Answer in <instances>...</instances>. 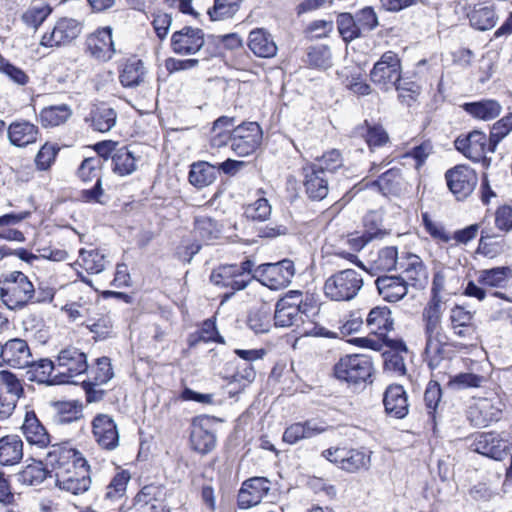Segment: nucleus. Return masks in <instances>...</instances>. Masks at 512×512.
<instances>
[{"instance_id": "7", "label": "nucleus", "mask_w": 512, "mask_h": 512, "mask_svg": "<svg viewBox=\"0 0 512 512\" xmlns=\"http://www.w3.org/2000/svg\"><path fill=\"white\" fill-rule=\"evenodd\" d=\"M56 367V377L52 382H73V378L85 374L88 370L86 354L76 347L65 348L57 356Z\"/></svg>"}, {"instance_id": "10", "label": "nucleus", "mask_w": 512, "mask_h": 512, "mask_svg": "<svg viewBox=\"0 0 512 512\" xmlns=\"http://www.w3.org/2000/svg\"><path fill=\"white\" fill-rule=\"evenodd\" d=\"M323 455L328 461L350 473L367 470L371 462V452L365 449L337 447L326 450Z\"/></svg>"}, {"instance_id": "49", "label": "nucleus", "mask_w": 512, "mask_h": 512, "mask_svg": "<svg viewBox=\"0 0 512 512\" xmlns=\"http://www.w3.org/2000/svg\"><path fill=\"white\" fill-rule=\"evenodd\" d=\"M511 276L510 267H495L480 271L478 281L484 286L501 288L507 284Z\"/></svg>"}, {"instance_id": "33", "label": "nucleus", "mask_w": 512, "mask_h": 512, "mask_svg": "<svg viewBox=\"0 0 512 512\" xmlns=\"http://www.w3.org/2000/svg\"><path fill=\"white\" fill-rule=\"evenodd\" d=\"M467 17L472 27L485 31L493 28L497 22V15L492 5L479 2L469 9Z\"/></svg>"}, {"instance_id": "43", "label": "nucleus", "mask_w": 512, "mask_h": 512, "mask_svg": "<svg viewBox=\"0 0 512 512\" xmlns=\"http://www.w3.org/2000/svg\"><path fill=\"white\" fill-rule=\"evenodd\" d=\"M464 110L473 117L481 120H491L501 113V105L492 99L482 100L478 102L465 103Z\"/></svg>"}, {"instance_id": "2", "label": "nucleus", "mask_w": 512, "mask_h": 512, "mask_svg": "<svg viewBox=\"0 0 512 512\" xmlns=\"http://www.w3.org/2000/svg\"><path fill=\"white\" fill-rule=\"evenodd\" d=\"M319 311V304L308 301V299L303 301L299 291H290L277 301L274 323L277 327H290L301 315L304 325L303 335L318 337L320 336V327L317 321Z\"/></svg>"}, {"instance_id": "22", "label": "nucleus", "mask_w": 512, "mask_h": 512, "mask_svg": "<svg viewBox=\"0 0 512 512\" xmlns=\"http://www.w3.org/2000/svg\"><path fill=\"white\" fill-rule=\"evenodd\" d=\"M488 141L489 139L485 133L474 130L466 136H459L455 140V147L466 158L479 162L485 158L488 150Z\"/></svg>"}, {"instance_id": "61", "label": "nucleus", "mask_w": 512, "mask_h": 512, "mask_svg": "<svg viewBox=\"0 0 512 512\" xmlns=\"http://www.w3.org/2000/svg\"><path fill=\"white\" fill-rule=\"evenodd\" d=\"M304 172V186L306 193L313 200H320V179L318 177V169L315 165H310L303 168Z\"/></svg>"}, {"instance_id": "4", "label": "nucleus", "mask_w": 512, "mask_h": 512, "mask_svg": "<svg viewBox=\"0 0 512 512\" xmlns=\"http://www.w3.org/2000/svg\"><path fill=\"white\" fill-rule=\"evenodd\" d=\"M0 297L9 309H22L33 301L35 288L24 273L12 271L1 281Z\"/></svg>"}, {"instance_id": "12", "label": "nucleus", "mask_w": 512, "mask_h": 512, "mask_svg": "<svg viewBox=\"0 0 512 512\" xmlns=\"http://www.w3.org/2000/svg\"><path fill=\"white\" fill-rule=\"evenodd\" d=\"M447 186L458 200L467 198L476 187V172L467 165H457L445 173Z\"/></svg>"}, {"instance_id": "15", "label": "nucleus", "mask_w": 512, "mask_h": 512, "mask_svg": "<svg viewBox=\"0 0 512 512\" xmlns=\"http://www.w3.org/2000/svg\"><path fill=\"white\" fill-rule=\"evenodd\" d=\"M81 23L72 18H61L50 32L42 36L41 44L46 47L67 45L81 33Z\"/></svg>"}, {"instance_id": "6", "label": "nucleus", "mask_w": 512, "mask_h": 512, "mask_svg": "<svg viewBox=\"0 0 512 512\" xmlns=\"http://www.w3.org/2000/svg\"><path fill=\"white\" fill-rule=\"evenodd\" d=\"M373 363L369 356L364 354L346 355L333 367V376L349 384L365 382L372 374Z\"/></svg>"}, {"instance_id": "38", "label": "nucleus", "mask_w": 512, "mask_h": 512, "mask_svg": "<svg viewBox=\"0 0 512 512\" xmlns=\"http://www.w3.org/2000/svg\"><path fill=\"white\" fill-rule=\"evenodd\" d=\"M23 457V442L17 435H7L0 439V464L14 465Z\"/></svg>"}, {"instance_id": "42", "label": "nucleus", "mask_w": 512, "mask_h": 512, "mask_svg": "<svg viewBox=\"0 0 512 512\" xmlns=\"http://www.w3.org/2000/svg\"><path fill=\"white\" fill-rule=\"evenodd\" d=\"M403 178L399 169H389L376 181L371 182L383 195H398L402 190Z\"/></svg>"}, {"instance_id": "62", "label": "nucleus", "mask_w": 512, "mask_h": 512, "mask_svg": "<svg viewBox=\"0 0 512 512\" xmlns=\"http://www.w3.org/2000/svg\"><path fill=\"white\" fill-rule=\"evenodd\" d=\"M271 205L266 198H259L245 208L247 218L257 221H265L271 215Z\"/></svg>"}, {"instance_id": "34", "label": "nucleus", "mask_w": 512, "mask_h": 512, "mask_svg": "<svg viewBox=\"0 0 512 512\" xmlns=\"http://www.w3.org/2000/svg\"><path fill=\"white\" fill-rule=\"evenodd\" d=\"M21 429L30 444L45 447L49 443V435L34 411H26Z\"/></svg>"}, {"instance_id": "54", "label": "nucleus", "mask_w": 512, "mask_h": 512, "mask_svg": "<svg viewBox=\"0 0 512 512\" xmlns=\"http://www.w3.org/2000/svg\"><path fill=\"white\" fill-rule=\"evenodd\" d=\"M47 471L41 462L27 465L17 475L18 481L26 485H38L47 477Z\"/></svg>"}, {"instance_id": "37", "label": "nucleus", "mask_w": 512, "mask_h": 512, "mask_svg": "<svg viewBox=\"0 0 512 512\" xmlns=\"http://www.w3.org/2000/svg\"><path fill=\"white\" fill-rule=\"evenodd\" d=\"M320 432L319 422L315 419L307 420L303 423L298 422L291 424L283 433V441L290 445L297 442L312 438Z\"/></svg>"}, {"instance_id": "45", "label": "nucleus", "mask_w": 512, "mask_h": 512, "mask_svg": "<svg viewBox=\"0 0 512 512\" xmlns=\"http://www.w3.org/2000/svg\"><path fill=\"white\" fill-rule=\"evenodd\" d=\"M216 179V166L201 161L193 163L189 172V182L198 188L210 185Z\"/></svg>"}, {"instance_id": "27", "label": "nucleus", "mask_w": 512, "mask_h": 512, "mask_svg": "<svg viewBox=\"0 0 512 512\" xmlns=\"http://www.w3.org/2000/svg\"><path fill=\"white\" fill-rule=\"evenodd\" d=\"M383 403L386 413L391 417L402 419L408 414V397L401 385H390L387 387Z\"/></svg>"}, {"instance_id": "40", "label": "nucleus", "mask_w": 512, "mask_h": 512, "mask_svg": "<svg viewBox=\"0 0 512 512\" xmlns=\"http://www.w3.org/2000/svg\"><path fill=\"white\" fill-rule=\"evenodd\" d=\"M222 225L209 216H197L194 220V234L200 241L210 244L219 239Z\"/></svg>"}, {"instance_id": "64", "label": "nucleus", "mask_w": 512, "mask_h": 512, "mask_svg": "<svg viewBox=\"0 0 512 512\" xmlns=\"http://www.w3.org/2000/svg\"><path fill=\"white\" fill-rule=\"evenodd\" d=\"M86 327L95 334L98 339H105L112 333V320L109 316H101L97 320H88Z\"/></svg>"}, {"instance_id": "5", "label": "nucleus", "mask_w": 512, "mask_h": 512, "mask_svg": "<svg viewBox=\"0 0 512 512\" xmlns=\"http://www.w3.org/2000/svg\"><path fill=\"white\" fill-rule=\"evenodd\" d=\"M363 286V278L354 269L338 271L325 280L323 290L327 298L333 301L354 299Z\"/></svg>"}, {"instance_id": "11", "label": "nucleus", "mask_w": 512, "mask_h": 512, "mask_svg": "<svg viewBox=\"0 0 512 512\" xmlns=\"http://www.w3.org/2000/svg\"><path fill=\"white\" fill-rule=\"evenodd\" d=\"M262 140V131L256 122L243 123L232 129L231 149L240 157L256 151Z\"/></svg>"}, {"instance_id": "8", "label": "nucleus", "mask_w": 512, "mask_h": 512, "mask_svg": "<svg viewBox=\"0 0 512 512\" xmlns=\"http://www.w3.org/2000/svg\"><path fill=\"white\" fill-rule=\"evenodd\" d=\"M294 274V263L289 259L277 263L261 264L254 270L255 279L272 290L286 288L291 283Z\"/></svg>"}, {"instance_id": "3", "label": "nucleus", "mask_w": 512, "mask_h": 512, "mask_svg": "<svg viewBox=\"0 0 512 512\" xmlns=\"http://www.w3.org/2000/svg\"><path fill=\"white\" fill-rule=\"evenodd\" d=\"M442 300L434 294L422 311L425 336V356L430 368L439 366L445 357L447 336L442 327Z\"/></svg>"}, {"instance_id": "9", "label": "nucleus", "mask_w": 512, "mask_h": 512, "mask_svg": "<svg viewBox=\"0 0 512 512\" xmlns=\"http://www.w3.org/2000/svg\"><path fill=\"white\" fill-rule=\"evenodd\" d=\"M401 61L393 51L385 52L370 71L371 81L381 89L388 91L401 83Z\"/></svg>"}, {"instance_id": "44", "label": "nucleus", "mask_w": 512, "mask_h": 512, "mask_svg": "<svg viewBox=\"0 0 512 512\" xmlns=\"http://www.w3.org/2000/svg\"><path fill=\"white\" fill-rule=\"evenodd\" d=\"M165 489L157 485L144 486L135 497L134 506L138 512H147L149 505L165 500Z\"/></svg>"}, {"instance_id": "16", "label": "nucleus", "mask_w": 512, "mask_h": 512, "mask_svg": "<svg viewBox=\"0 0 512 512\" xmlns=\"http://www.w3.org/2000/svg\"><path fill=\"white\" fill-rule=\"evenodd\" d=\"M510 442L494 432L479 433L474 437L470 447L474 452L502 460L510 449Z\"/></svg>"}, {"instance_id": "17", "label": "nucleus", "mask_w": 512, "mask_h": 512, "mask_svg": "<svg viewBox=\"0 0 512 512\" xmlns=\"http://www.w3.org/2000/svg\"><path fill=\"white\" fill-rule=\"evenodd\" d=\"M212 427L213 422L207 416H200L193 420L190 434L193 450L200 454H207L214 449L216 436Z\"/></svg>"}, {"instance_id": "63", "label": "nucleus", "mask_w": 512, "mask_h": 512, "mask_svg": "<svg viewBox=\"0 0 512 512\" xmlns=\"http://www.w3.org/2000/svg\"><path fill=\"white\" fill-rule=\"evenodd\" d=\"M51 13L47 5H33L23 14V21L32 27H38Z\"/></svg>"}, {"instance_id": "55", "label": "nucleus", "mask_w": 512, "mask_h": 512, "mask_svg": "<svg viewBox=\"0 0 512 512\" xmlns=\"http://www.w3.org/2000/svg\"><path fill=\"white\" fill-rule=\"evenodd\" d=\"M80 260L83 268L91 274H98L105 268V256L97 250H80Z\"/></svg>"}, {"instance_id": "23", "label": "nucleus", "mask_w": 512, "mask_h": 512, "mask_svg": "<svg viewBox=\"0 0 512 512\" xmlns=\"http://www.w3.org/2000/svg\"><path fill=\"white\" fill-rule=\"evenodd\" d=\"M5 365L24 369L32 363V352L28 343L21 338H13L4 343Z\"/></svg>"}, {"instance_id": "24", "label": "nucleus", "mask_w": 512, "mask_h": 512, "mask_svg": "<svg viewBox=\"0 0 512 512\" xmlns=\"http://www.w3.org/2000/svg\"><path fill=\"white\" fill-rule=\"evenodd\" d=\"M87 47L91 55L100 61H108L115 54L112 29L104 27L98 29L87 39Z\"/></svg>"}, {"instance_id": "50", "label": "nucleus", "mask_w": 512, "mask_h": 512, "mask_svg": "<svg viewBox=\"0 0 512 512\" xmlns=\"http://www.w3.org/2000/svg\"><path fill=\"white\" fill-rule=\"evenodd\" d=\"M113 171L120 176H126L136 170V159L126 147H119L112 154Z\"/></svg>"}, {"instance_id": "59", "label": "nucleus", "mask_w": 512, "mask_h": 512, "mask_svg": "<svg viewBox=\"0 0 512 512\" xmlns=\"http://www.w3.org/2000/svg\"><path fill=\"white\" fill-rule=\"evenodd\" d=\"M487 381L484 376L474 373H460L449 380V386L455 389L478 388Z\"/></svg>"}, {"instance_id": "46", "label": "nucleus", "mask_w": 512, "mask_h": 512, "mask_svg": "<svg viewBox=\"0 0 512 512\" xmlns=\"http://www.w3.org/2000/svg\"><path fill=\"white\" fill-rule=\"evenodd\" d=\"M72 115L67 104L45 107L40 112V122L44 127H55L65 123Z\"/></svg>"}, {"instance_id": "25", "label": "nucleus", "mask_w": 512, "mask_h": 512, "mask_svg": "<svg viewBox=\"0 0 512 512\" xmlns=\"http://www.w3.org/2000/svg\"><path fill=\"white\" fill-rule=\"evenodd\" d=\"M449 322L454 335L460 338L472 339L476 334L474 313L462 306H454L450 310Z\"/></svg>"}, {"instance_id": "1", "label": "nucleus", "mask_w": 512, "mask_h": 512, "mask_svg": "<svg viewBox=\"0 0 512 512\" xmlns=\"http://www.w3.org/2000/svg\"><path fill=\"white\" fill-rule=\"evenodd\" d=\"M45 461L51 468L50 477L55 478V484L59 489L73 495L82 494L89 489V466L76 449L66 444L52 445Z\"/></svg>"}, {"instance_id": "28", "label": "nucleus", "mask_w": 512, "mask_h": 512, "mask_svg": "<svg viewBox=\"0 0 512 512\" xmlns=\"http://www.w3.org/2000/svg\"><path fill=\"white\" fill-rule=\"evenodd\" d=\"M9 142L16 147L35 143L40 135L39 128L27 120L12 122L7 129Z\"/></svg>"}, {"instance_id": "60", "label": "nucleus", "mask_w": 512, "mask_h": 512, "mask_svg": "<svg viewBox=\"0 0 512 512\" xmlns=\"http://www.w3.org/2000/svg\"><path fill=\"white\" fill-rule=\"evenodd\" d=\"M355 19L360 33L370 32L379 25L378 16L375 10L366 6L355 13Z\"/></svg>"}, {"instance_id": "48", "label": "nucleus", "mask_w": 512, "mask_h": 512, "mask_svg": "<svg viewBox=\"0 0 512 512\" xmlns=\"http://www.w3.org/2000/svg\"><path fill=\"white\" fill-rule=\"evenodd\" d=\"M130 478L127 470L117 472L105 488L104 499L116 502L124 498Z\"/></svg>"}, {"instance_id": "13", "label": "nucleus", "mask_w": 512, "mask_h": 512, "mask_svg": "<svg viewBox=\"0 0 512 512\" xmlns=\"http://www.w3.org/2000/svg\"><path fill=\"white\" fill-rule=\"evenodd\" d=\"M504 404L494 395L478 399L470 408L469 418L475 426L485 427L501 418Z\"/></svg>"}, {"instance_id": "19", "label": "nucleus", "mask_w": 512, "mask_h": 512, "mask_svg": "<svg viewBox=\"0 0 512 512\" xmlns=\"http://www.w3.org/2000/svg\"><path fill=\"white\" fill-rule=\"evenodd\" d=\"M271 482L266 477H252L245 480L238 492V505L247 509L257 505L268 494Z\"/></svg>"}, {"instance_id": "36", "label": "nucleus", "mask_w": 512, "mask_h": 512, "mask_svg": "<svg viewBox=\"0 0 512 512\" xmlns=\"http://www.w3.org/2000/svg\"><path fill=\"white\" fill-rule=\"evenodd\" d=\"M248 46L256 56L262 58L273 57L277 52V46L271 35L261 28L250 32Z\"/></svg>"}, {"instance_id": "30", "label": "nucleus", "mask_w": 512, "mask_h": 512, "mask_svg": "<svg viewBox=\"0 0 512 512\" xmlns=\"http://www.w3.org/2000/svg\"><path fill=\"white\" fill-rule=\"evenodd\" d=\"M366 325L371 333L380 336L386 343V335L394 325L390 309L386 306L372 308L366 317Z\"/></svg>"}, {"instance_id": "21", "label": "nucleus", "mask_w": 512, "mask_h": 512, "mask_svg": "<svg viewBox=\"0 0 512 512\" xmlns=\"http://www.w3.org/2000/svg\"><path fill=\"white\" fill-rule=\"evenodd\" d=\"M204 45V33L199 28L184 27L173 33L171 46L176 54H195Z\"/></svg>"}, {"instance_id": "41", "label": "nucleus", "mask_w": 512, "mask_h": 512, "mask_svg": "<svg viewBox=\"0 0 512 512\" xmlns=\"http://www.w3.org/2000/svg\"><path fill=\"white\" fill-rule=\"evenodd\" d=\"M145 67L140 59H129L119 74L120 83L127 88L140 85L144 81Z\"/></svg>"}, {"instance_id": "18", "label": "nucleus", "mask_w": 512, "mask_h": 512, "mask_svg": "<svg viewBox=\"0 0 512 512\" xmlns=\"http://www.w3.org/2000/svg\"><path fill=\"white\" fill-rule=\"evenodd\" d=\"M399 269L400 277L408 286L424 288L428 283V271L422 259L416 255L408 253L400 258Z\"/></svg>"}, {"instance_id": "31", "label": "nucleus", "mask_w": 512, "mask_h": 512, "mask_svg": "<svg viewBox=\"0 0 512 512\" xmlns=\"http://www.w3.org/2000/svg\"><path fill=\"white\" fill-rule=\"evenodd\" d=\"M90 127L97 132H109L117 122L116 111L105 103L94 105L86 118Z\"/></svg>"}, {"instance_id": "14", "label": "nucleus", "mask_w": 512, "mask_h": 512, "mask_svg": "<svg viewBox=\"0 0 512 512\" xmlns=\"http://www.w3.org/2000/svg\"><path fill=\"white\" fill-rule=\"evenodd\" d=\"M101 166L102 161L99 157H89L84 159L78 168V176L83 182L95 180V185L91 189L82 191V198L87 202H100L103 195Z\"/></svg>"}, {"instance_id": "53", "label": "nucleus", "mask_w": 512, "mask_h": 512, "mask_svg": "<svg viewBox=\"0 0 512 512\" xmlns=\"http://www.w3.org/2000/svg\"><path fill=\"white\" fill-rule=\"evenodd\" d=\"M248 326L255 333H266L271 328L270 309L265 305L250 312L248 317Z\"/></svg>"}, {"instance_id": "56", "label": "nucleus", "mask_w": 512, "mask_h": 512, "mask_svg": "<svg viewBox=\"0 0 512 512\" xmlns=\"http://www.w3.org/2000/svg\"><path fill=\"white\" fill-rule=\"evenodd\" d=\"M362 325V317L352 314L349 319H347L341 326L338 327V331H330L322 327V337L343 338L358 332Z\"/></svg>"}, {"instance_id": "58", "label": "nucleus", "mask_w": 512, "mask_h": 512, "mask_svg": "<svg viewBox=\"0 0 512 512\" xmlns=\"http://www.w3.org/2000/svg\"><path fill=\"white\" fill-rule=\"evenodd\" d=\"M0 382L5 386L6 392L15 400L24 397L22 380L9 370L0 371Z\"/></svg>"}, {"instance_id": "20", "label": "nucleus", "mask_w": 512, "mask_h": 512, "mask_svg": "<svg viewBox=\"0 0 512 512\" xmlns=\"http://www.w3.org/2000/svg\"><path fill=\"white\" fill-rule=\"evenodd\" d=\"M92 432L96 442L106 450H114L119 445L117 425L107 414H98L94 417Z\"/></svg>"}, {"instance_id": "26", "label": "nucleus", "mask_w": 512, "mask_h": 512, "mask_svg": "<svg viewBox=\"0 0 512 512\" xmlns=\"http://www.w3.org/2000/svg\"><path fill=\"white\" fill-rule=\"evenodd\" d=\"M389 351L383 353L384 369L394 376H403L406 374L405 358L403 354L408 353L406 344L402 340H387Z\"/></svg>"}, {"instance_id": "51", "label": "nucleus", "mask_w": 512, "mask_h": 512, "mask_svg": "<svg viewBox=\"0 0 512 512\" xmlns=\"http://www.w3.org/2000/svg\"><path fill=\"white\" fill-rule=\"evenodd\" d=\"M241 0H214L208 15L212 21H222L232 18L240 8Z\"/></svg>"}, {"instance_id": "47", "label": "nucleus", "mask_w": 512, "mask_h": 512, "mask_svg": "<svg viewBox=\"0 0 512 512\" xmlns=\"http://www.w3.org/2000/svg\"><path fill=\"white\" fill-rule=\"evenodd\" d=\"M53 407V420L57 424H68L82 416V406L76 401H58L54 403Z\"/></svg>"}, {"instance_id": "32", "label": "nucleus", "mask_w": 512, "mask_h": 512, "mask_svg": "<svg viewBox=\"0 0 512 512\" xmlns=\"http://www.w3.org/2000/svg\"><path fill=\"white\" fill-rule=\"evenodd\" d=\"M379 294L387 302H397L408 293V285L400 276H382L375 281Z\"/></svg>"}, {"instance_id": "35", "label": "nucleus", "mask_w": 512, "mask_h": 512, "mask_svg": "<svg viewBox=\"0 0 512 512\" xmlns=\"http://www.w3.org/2000/svg\"><path fill=\"white\" fill-rule=\"evenodd\" d=\"M238 271L236 265L221 266L212 272L210 280L217 286L239 291L246 288V282L242 279L243 276L238 274Z\"/></svg>"}, {"instance_id": "39", "label": "nucleus", "mask_w": 512, "mask_h": 512, "mask_svg": "<svg viewBox=\"0 0 512 512\" xmlns=\"http://www.w3.org/2000/svg\"><path fill=\"white\" fill-rule=\"evenodd\" d=\"M26 368L28 369L27 375L30 381L48 383L50 385L55 384L52 381L56 377V374L53 375L54 371H57L56 362L47 358L35 361L32 357L31 365Z\"/></svg>"}, {"instance_id": "52", "label": "nucleus", "mask_w": 512, "mask_h": 512, "mask_svg": "<svg viewBox=\"0 0 512 512\" xmlns=\"http://www.w3.org/2000/svg\"><path fill=\"white\" fill-rule=\"evenodd\" d=\"M189 346H196L200 342H223L222 337L219 335L215 322L208 319L205 320L201 328L189 336Z\"/></svg>"}, {"instance_id": "29", "label": "nucleus", "mask_w": 512, "mask_h": 512, "mask_svg": "<svg viewBox=\"0 0 512 512\" xmlns=\"http://www.w3.org/2000/svg\"><path fill=\"white\" fill-rule=\"evenodd\" d=\"M399 261L398 250L395 246L383 247L376 252H370L367 261V271L372 274L391 271L392 269L396 268L397 265L399 266ZM360 266L366 270L362 264Z\"/></svg>"}, {"instance_id": "57", "label": "nucleus", "mask_w": 512, "mask_h": 512, "mask_svg": "<svg viewBox=\"0 0 512 512\" xmlns=\"http://www.w3.org/2000/svg\"><path fill=\"white\" fill-rule=\"evenodd\" d=\"M338 31L344 41L349 42L361 36L355 16L350 13H341L337 17Z\"/></svg>"}]
</instances>
